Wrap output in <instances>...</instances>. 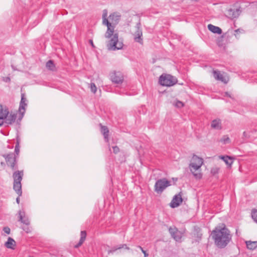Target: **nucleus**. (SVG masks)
<instances>
[{
  "label": "nucleus",
  "instance_id": "1",
  "mask_svg": "<svg viewBox=\"0 0 257 257\" xmlns=\"http://www.w3.org/2000/svg\"><path fill=\"white\" fill-rule=\"evenodd\" d=\"M212 234L215 245L220 248L225 247L232 238L230 231L225 227L219 229H216L212 231Z\"/></svg>",
  "mask_w": 257,
  "mask_h": 257
},
{
  "label": "nucleus",
  "instance_id": "2",
  "mask_svg": "<svg viewBox=\"0 0 257 257\" xmlns=\"http://www.w3.org/2000/svg\"><path fill=\"white\" fill-rule=\"evenodd\" d=\"M107 28L105 37L109 38L112 36L107 45L108 49L112 50L122 49L123 46V43L121 41H118V35L117 33L113 34L114 27L111 25V26L107 27Z\"/></svg>",
  "mask_w": 257,
  "mask_h": 257
},
{
  "label": "nucleus",
  "instance_id": "3",
  "mask_svg": "<svg viewBox=\"0 0 257 257\" xmlns=\"http://www.w3.org/2000/svg\"><path fill=\"white\" fill-rule=\"evenodd\" d=\"M23 175V171H17L15 172L13 175L14 178L13 188L19 196H21L22 194L21 181Z\"/></svg>",
  "mask_w": 257,
  "mask_h": 257
},
{
  "label": "nucleus",
  "instance_id": "4",
  "mask_svg": "<svg viewBox=\"0 0 257 257\" xmlns=\"http://www.w3.org/2000/svg\"><path fill=\"white\" fill-rule=\"evenodd\" d=\"M159 82L162 86L170 87L176 84L178 80L176 77L170 74H163L160 76Z\"/></svg>",
  "mask_w": 257,
  "mask_h": 257
},
{
  "label": "nucleus",
  "instance_id": "5",
  "mask_svg": "<svg viewBox=\"0 0 257 257\" xmlns=\"http://www.w3.org/2000/svg\"><path fill=\"white\" fill-rule=\"evenodd\" d=\"M171 185L170 181L166 178L157 180L155 184V191L157 193H161L168 186Z\"/></svg>",
  "mask_w": 257,
  "mask_h": 257
},
{
  "label": "nucleus",
  "instance_id": "6",
  "mask_svg": "<svg viewBox=\"0 0 257 257\" xmlns=\"http://www.w3.org/2000/svg\"><path fill=\"white\" fill-rule=\"evenodd\" d=\"M169 231L174 240L178 242L181 241L182 233L176 227H170L169 228Z\"/></svg>",
  "mask_w": 257,
  "mask_h": 257
},
{
  "label": "nucleus",
  "instance_id": "7",
  "mask_svg": "<svg viewBox=\"0 0 257 257\" xmlns=\"http://www.w3.org/2000/svg\"><path fill=\"white\" fill-rule=\"evenodd\" d=\"M141 23H138L136 26V31L135 33L134 40L136 42L139 43L141 44H143V40L142 38L143 34L142 31L141 29Z\"/></svg>",
  "mask_w": 257,
  "mask_h": 257
},
{
  "label": "nucleus",
  "instance_id": "8",
  "mask_svg": "<svg viewBox=\"0 0 257 257\" xmlns=\"http://www.w3.org/2000/svg\"><path fill=\"white\" fill-rule=\"evenodd\" d=\"M241 12L240 8L236 9L230 8L227 11L226 15L228 18L233 19L238 18Z\"/></svg>",
  "mask_w": 257,
  "mask_h": 257
},
{
  "label": "nucleus",
  "instance_id": "9",
  "mask_svg": "<svg viewBox=\"0 0 257 257\" xmlns=\"http://www.w3.org/2000/svg\"><path fill=\"white\" fill-rule=\"evenodd\" d=\"M111 79L115 83H121L123 80V76L121 72L119 71H114L111 74Z\"/></svg>",
  "mask_w": 257,
  "mask_h": 257
},
{
  "label": "nucleus",
  "instance_id": "10",
  "mask_svg": "<svg viewBox=\"0 0 257 257\" xmlns=\"http://www.w3.org/2000/svg\"><path fill=\"white\" fill-rule=\"evenodd\" d=\"M3 156L6 159V161L8 166H10L12 169H15L16 158L13 153L4 155Z\"/></svg>",
  "mask_w": 257,
  "mask_h": 257
},
{
  "label": "nucleus",
  "instance_id": "11",
  "mask_svg": "<svg viewBox=\"0 0 257 257\" xmlns=\"http://www.w3.org/2000/svg\"><path fill=\"white\" fill-rule=\"evenodd\" d=\"M182 201V192H180L174 196L170 203V206L173 208H176L180 205Z\"/></svg>",
  "mask_w": 257,
  "mask_h": 257
},
{
  "label": "nucleus",
  "instance_id": "12",
  "mask_svg": "<svg viewBox=\"0 0 257 257\" xmlns=\"http://www.w3.org/2000/svg\"><path fill=\"white\" fill-rule=\"evenodd\" d=\"M27 99L25 97V94L22 93L21 94V100L20 103V106L19 111L21 115V117H23V115L25 112V107L27 105L26 103Z\"/></svg>",
  "mask_w": 257,
  "mask_h": 257
},
{
  "label": "nucleus",
  "instance_id": "13",
  "mask_svg": "<svg viewBox=\"0 0 257 257\" xmlns=\"http://www.w3.org/2000/svg\"><path fill=\"white\" fill-rule=\"evenodd\" d=\"M201 166L198 165L195 163H191L189 165V167L191 172L192 173L193 175L197 179H200L202 177V175L200 173H195L196 171L199 170L201 168Z\"/></svg>",
  "mask_w": 257,
  "mask_h": 257
},
{
  "label": "nucleus",
  "instance_id": "14",
  "mask_svg": "<svg viewBox=\"0 0 257 257\" xmlns=\"http://www.w3.org/2000/svg\"><path fill=\"white\" fill-rule=\"evenodd\" d=\"M213 75L215 79L221 81L224 83H227L228 81V77L224 76L218 71H213Z\"/></svg>",
  "mask_w": 257,
  "mask_h": 257
},
{
  "label": "nucleus",
  "instance_id": "15",
  "mask_svg": "<svg viewBox=\"0 0 257 257\" xmlns=\"http://www.w3.org/2000/svg\"><path fill=\"white\" fill-rule=\"evenodd\" d=\"M9 113V109L6 106L0 104V119L4 121Z\"/></svg>",
  "mask_w": 257,
  "mask_h": 257
},
{
  "label": "nucleus",
  "instance_id": "16",
  "mask_svg": "<svg viewBox=\"0 0 257 257\" xmlns=\"http://www.w3.org/2000/svg\"><path fill=\"white\" fill-rule=\"evenodd\" d=\"M207 28L210 32L214 34L221 35L222 33V29L220 28L211 24L208 25Z\"/></svg>",
  "mask_w": 257,
  "mask_h": 257
},
{
  "label": "nucleus",
  "instance_id": "17",
  "mask_svg": "<svg viewBox=\"0 0 257 257\" xmlns=\"http://www.w3.org/2000/svg\"><path fill=\"white\" fill-rule=\"evenodd\" d=\"M19 221H21L22 223L26 224V225H28L30 224V221L29 219L27 217H25L24 216L25 213L24 212L20 211L19 212Z\"/></svg>",
  "mask_w": 257,
  "mask_h": 257
},
{
  "label": "nucleus",
  "instance_id": "18",
  "mask_svg": "<svg viewBox=\"0 0 257 257\" xmlns=\"http://www.w3.org/2000/svg\"><path fill=\"white\" fill-rule=\"evenodd\" d=\"M86 232L85 231H81L80 233V239L79 240V242L76 244L74 247L75 248H78L79 246H80L84 241H85L86 237Z\"/></svg>",
  "mask_w": 257,
  "mask_h": 257
},
{
  "label": "nucleus",
  "instance_id": "19",
  "mask_svg": "<svg viewBox=\"0 0 257 257\" xmlns=\"http://www.w3.org/2000/svg\"><path fill=\"white\" fill-rule=\"evenodd\" d=\"M17 118V114H10L9 116L8 115V116L5 118V122L8 124H12L13 123Z\"/></svg>",
  "mask_w": 257,
  "mask_h": 257
},
{
  "label": "nucleus",
  "instance_id": "20",
  "mask_svg": "<svg viewBox=\"0 0 257 257\" xmlns=\"http://www.w3.org/2000/svg\"><path fill=\"white\" fill-rule=\"evenodd\" d=\"M211 126L212 128L220 130L221 128V120L219 119H214L212 121Z\"/></svg>",
  "mask_w": 257,
  "mask_h": 257
},
{
  "label": "nucleus",
  "instance_id": "21",
  "mask_svg": "<svg viewBox=\"0 0 257 257\" xmlns=\"http://www.w3.org/2000/svg\"><path fill=\"white\" fill-rule=\"evenodd\" d=\"M101 126V132L104 136V138L106 142H108V133L109 130L106 126H103L100 124Z\"/></svg>",
  "mask_w": 257,
  "mask_h": 257
},
{
  "label": "nucleus",
  "instance_id": "22",
  "mask_svg": "<svg viewBox=\"0 0 257 257\" xmlns=\"http://www.w3.org/2000/svg\"><path fill=\"white\" fill-rule=\"evenodd\" d=\"M5 245L8 248L14 249V246H16V242L14 239L9 237Z\"/></svg>",
  "mask_w": 257,
  "mask_h": 257
},
{
  "label": "nucleus",
  "instance_id": "23",
  "mask_svg": "<svg viewBox=\"0 0 257 257\" xmlns=\"http://www.w3.org/2000/svg\"><path fill=\"white\" fill-rule=\"evenodd\" d=\"M246 247L250 250H253L257 248V241H246Z\"/></svg>",
  "mask_w": 257,
  "mask_h": 257
},
{
  "label": "nucleus",
  "instance_id": "24",
  "mask_svg": "<svg viewBox=\"0 0 257 257\" xmlns=\"http://www.w3.org/2000/svg\"><path fill=\"white\" fill-rule=\"evenodd\" d=\"M193 162L192 163H195L196 164L202 166L203 164V159L201 158L197 157V156H194L192 158Z\"/></svg>",
  "mask_w": 257,
  "mask_h": 257
},
{
  "label": "nucleus",
  "instance_id": "25",
  "mask_svg": "<svg viewBox=\"0 0 257 257\" xmlns=\"http://www.w3.org/2000/svg\"><path fill=\"white\" fill-rule=\"evenodd\" d=\"M220 158L222 159L226 164L231 166L233 163L232 158L228 156H220Z\"/></svg>",
  "mask_w": 257,
  "mask_h": 257
},
{
  "label": "nucleus",
  "instance_id": "26",
  "mask_svg": "<svg viewBox=\"0 0 257 257\" xmlns=\"http://www.w3.org/2000/svg\"><path fill=\"white\" fill-rule=\"evenodd\" d=\"M106 13H103L102 15L103 18V24L105 25H106L107 27L108 26H111L112 25L111 23H110L108 20L106 18Z\"/></svg>",
  "mask_w": 257,
  "mask_h": 257
},
{
  "label": "nucleus",
  "instance_id": "27",
  "mask_svg": "<svg viewBox=\"0 0 257 257\" xmlns=\"http://www.w3.org/2000/svg\"><path fill=\"white\" fill-rule=\"evenodd\" d=\"M244 32L243 29H237L234 30V36L237 39H239L240 36L239 34L242 33Z\"/></svg>",
  "mask_w": 257,
  "mask_h": 257
},
{
  "label": "nucleus",
  "instance_id": "28",
  "mask_svg": "<svg viewBox=\"0 0 257 257\" xmlns=\"http://www.w3.org/2000/svg\"><path fill=\"white\" fill-rule=\"evenodd\" d=\"M220 142L225 144L229 143L230 142V140L229 138L227 136H223V137L221 139Z\"/></svg>",
  "mask_w": 257,
  "mask_h": 257
},
{
  "label": "nucleus",
  "instance_id": "29",
  "mask_svg": "<svg viewBox=\"0 0 257 257\" xmlns=\"http://www.w3.org/2000/svg\"><path fill=\"white\" fill-rule=\"evenodd\" d=\"M251 216L253 220L257 223V210L253 209L252 210Z\"/></svg>",
  "mask_w": 257,
  "mask_h": 257
},
{
  "label": "nucleus",
  "instance_id": "30",
  "mask_svg": "<svg viewBox=\"0 0 257 257\" xmlns=\"http://www.w3.org/2000/svg\"><path fill=\"white\" fill-rule=\"evenodd\" d=\"M121 248H125L126 249H128V250L130 249V248L127 246L126 244H123L120 245L119 247L114 248L112 250H110L109 252H113V251L116 250L117 249H120Z\"/></svg>",
  "mask_w": 257,
  "mask_h": 257
},
{
  "label": "nucleus",
  "instance_id": "31",
  "mask_svg": "<svg viewBox=\"0 0 257 257\" xmlns=\"http://www.w3.org/2000/svg\"><path fill=\"white\" fill-rule=\"evenodd\" d=\"M90 89L92 92L95 93L97 91V87L94 83H91L90 84Z\"/></svg>",
  "mask_w": 257,
  "mask_h": 257
},
{
  "label": "nucleus",
  "instance_id": "32",
  "mask_svg": "<svg viewBox=\"0 0 257 257\" xmlns=\"http://www.w3.org/2000/svg\"><path fill=\"white\" fill-rule=\"evenodd\" d=\"M175 106L178 108H181L184 106V104L182 102L177 100L175 104Z\"/></svg>",
  "mask_w": 257,
  "mask_h": 257
},
{
  "label": "nucleus",
  "instance_id": "33",
  "mask_svg": "<svg viewBox=\"0 0 257 257\" xmlns=\"http://www.w3.org/2000/svg\"><path fill=\"white\" fill-rule=\"evenodd\" d=\"M219 170V168L217 167L213 168L211 170V173L213 175H215L218 173Z\"/></svg>",
  "mask_w": 257,
  "mask_h": 257
},
{
  "label": "nucleus",
  "instance_id": "34",
  "mask_svg": "<svg viewBox=\"0 0 257 257\" xmlns=\"http://www.w3.org/2000/svg\"><path fill=\"white\" fill-rule=\"evenodd\" d=\"M46 68L48 70H51V71H55L56 70V65H46Z\"/></svg>",
  "mask_w": 257,
  "mask_h": 257
},
{
  "label": "nucleus",
  "instance_id": "35",
  "mask_svg": "<svg viewBox=\"0 0 257 257\" xmlns=\"http://www.w3.org/2000/svg\"><path fill=\"white\" fill-rule=\"evenodd\" d=\"M250 137V135H249V133H247L246 132H244L243 133V138L242 139H249Z\"/></svg>",
  "mask_w": 257,
  "mask_h": 257
},
{
  "label": "nucleus",
  "instance_id": "36",
  "mask_svg": "<svg viewBox=\"0 0 257 257\" xmlns=\"http://www.w3.org/2000/svg\"><path fill=\"white\" fill-rule=\"evenodd\" d=\"M112 149H113V152L114 154H117L119 152V149L116 146H113L112 147Z\"/></svg>",
  "mask_w": 257,
  "mask_h": 257
},
{
  "label": "nucleus",
  "instance_id": "37",
  "mask_svg": "<svg viewBox=\"0 0 257 257\" xmlns=\"http://www.w3.org/2000/svg\"><path fill=\"white\" fill-rule=\"evenodd\" d=\"M138 247L141 250L142 252L144 253L145 257H148L149 256V254L148 253H147V252L145 250H144L143 247H142L140 245L138 246Z\"/></svg>",
  "mask_w": 257,
  "mask_h": 257
},
{
  "label": "nucleus",
  "instance_id": "38",
  "mask_svg": "<svg viewBox=\"0 0 257 257\" xmlns=\"http://www.w3.org/2000/svg\"><path fill=\"white\" fill-rule=\"evenodd\" d=\"M3 230H4V231L6 233H7V234H10V233L11 229H10V228L9 227H8V226L4 227V228H3Z\"/></svg>",
  "mask_w": 257,
  "mask_h": 257
},
{
  "label": "nucleus",
  "instance_id": "39",
  "mask_svg": "<svg viewBox=\"0 0 257 257\" xmlns=\"http://www.w3.org/2000/svg\"><path fill=\"white\" fill-rule=\"evenodd\" d=\"M15 152L17 155H18L20 152V146L18 145H16Z\"/></svg>",
  "mask_w": 257,
  "mask_h": 257
},
{
  "label": "nucleus",
  "instance_id": "40",
  "mask_svg": "<svg viewBox=\"0 0 257 257\" xmlns=\"http://www.w3.org/2000/svg\"><path fill=\"white\" fill-rule=\"evenodd\" d=\"M3 80L6 82H9L10 81L11 79L9 77H4L3 78Z\"/></svg>",
  "mask_w": 257,
  "mask_h": 257
},
{
  "label": "nucleus",
  "instance_id": "41",
  "mask_svg": "<svg viewBox=\"0 0 257 257\" xmlns=\"http://www.w3.org/2000/svg\"><path fill=\"white\" fill-rule=\"evenodd\" d=\"M23 230L25 231L26 232L28 233L30 231V229L28 226L25 227L23 228Z\"/></svg>",
  "mask_w": 257,
  "mask_h": 257
},
{
  "label": "nucleus",
  "instance_id": "42",
  "mask_svg": "<svg viewBox=\"0 0 257 257\" xmlns=\"http://www.w3.org/2000/svg\"><path fill=\"white\" fill-rule=\"evenodd\" d=\"M45 64H54V61L52 60H49L46 62Z\"/></svg>",
  "mask_w": 257,
  "mask_h": 257
},
{
  "label": "nucleus",
  "instance_id": "43",
  "mask_svg": "<svg viewBox=\"0 0 257 257\" xmlns=\"http://www.w3.org/2000/svg\"><path fill=\"white\" fill-rule=\"evenodd\" d=\"M89 43L91 45L92 47H94V44H93V41L92 40H89Z\"/></svg>",
  "mask_w": 257,
  "mask_h": 257
},
{
  "label": "nucleus",
  "instance_id": "44",
  "mask_svg": "<svg viewBox=\"0 0 257 257\" xmlns=\"http://www.w3.org/2000/svg\"><path fill=\"white\" fill-rule=\"evenodd\" d=\"M20 139L19 138H17V144L16 145H18V146H20Z\"/></svg>",
  "mask_w": 257,
  "mask_h": 257
},
{
  "label": "nucleus",
  "instance_id": "45",
  "mask_svg": "<svg viewBox=\"0 0 257 257\" xmlns=\"http://www.w3.org/2000/svg\"><path fill=\"white\" fill-rule=\"evenodd\" d=\"M19 196H20L19 195ZM16 202H17V203L18 204H19V203H20V198H19V197H18L17 198V199H16Z\"/></svg>",
  "mask_w": 257,
  "mask_h": 257
},
{
  "label": "nucleus",
  "instance_id": "46",
  "mask_svg": "<svg viewBox=\"0 0 257 257\" xmlns=\"http://www.w3.org/2000/svg\"><path fill=\"white\" fill-rule=\"evenodd\" d=\"M4 123V121L0 119V126H2Z\"/></svg>",
  "mask_w": 257,
  "mask_h": 257
},
{
  "label": "nucleus",
  "instance_id": "47",
  "mask_svg": "<svg viewBox=\"0 0 257 257\" xmlns=\"http://www.w3.org/2000/svg\"><path fill=\"white\" fill-rule=\"evenodd\" d=\"M226 95L230 96L228 92H226Z\"/></svg>",
  "mask_w": 257,
  "mask_h": 257
},
{
  "label": "nucleus",
  "instance_id": "48",
  "mask_svg": "<svg viewBox=\"0 0 257 257\" xmlns=\"http://www.w3.org/2000/svg\"><path fill=\"white\" fill-rule=\"evenodd\" d=\"M12 68L14 69V70H15V67L14 65H12Z\"/></svg>",
  "mask_w": 257,
  "mask_h": 257
}]
</instances>
